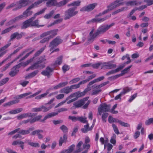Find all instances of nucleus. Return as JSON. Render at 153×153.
I'll use <instances>...</instances> for the list:
<instances>
[{
    "mask_svg": "<svg viewBox=\"0 0 153 153\" xmlns=\"http://www.w3.org/2000/svg\"><path fill=\"white\" fill-rule=\"evenodd\" d=\"M153 123V118H150L145 122V124L146 125H149Z\"/></svg>",
    "mask_w": 153,
    "mask_h": 153,
    "instance_id": "nucleus-64",
    "label": "nucleus"
},
{
    "mask_svg": "<svg viewBox=\"0 0 153 153\" xmlns=\"http://www.w3.org/2000/svg\"><path fill=\"white\" fill-rule=\"evenodd\" d=\"M81 2L80 1L78 0L76 1H74L73 2L68 4L67 6L68 7L73 6L76 7L80 5Z\"/></svg>",
    "mask_w": 153,
    "mask_h": 153,
    "instance_id": "nucleus-33",
    "label": "nucleus"
},
{
    "mask_svg": "<svg viewBox=\"0 0 153 153\" xmlns=\"http://www.w3.org/2000/svg\"><path fill=\"white\" fill-rule=\"evenodd\" d=\"M124 3L126 6H130L139 5L142 4L141 1H137L136 0L129 1H125Z\"/></svg>",
    "mask_w": 153,
    "mask_h": 153,
    "instance_id": "nucleus-15",
    "label": "nucleus"
},
{
    "mask_svg": "<svg viewBox=\"0 0 153 153\" xmlns=\"http://www.w3.org/2000/svg\"><path fill=\"white\" fill-rule=\"evenodd\" d=\"M107 8L108 10H109V11H111L113 9L116 8L115 7L112 3H111L109 5L107 6Z\"/></svg>",
    "mask_w": 153,
    "mask_h": 153,
    "instance_id": "nucleus-63",
    "label": "nucleus"
},
{
    "mask_svg": "<svg viewBox=\"0 0 153 153\" xmlns=\"http://www.w3.org/2000/svg\"><path fill=\"white\" fill-rule=\"evenodd\" d=\"M132 90L131 87H126L123 88V91L119 94L117 95L114 98L115 100H117L119 99H121V97L123 95H125L126 93L131 91Z\"/></svg>",
    "mask_w": 153,
    "mask_h": 153,
    "instance_id": "nucleus-9",
    "label": "nucleus"
},
{
    "mask_svg": "<svg viewBox=\"0 0 153 153\" xmlns=\"http://www.w3.org/2000/svg\"><path fill=\"white\" fill-rule=\"evenodd\" d=\"M14 61V60H13L11 62L8 63L6 64L2 68H1V70L2 71H4L6 70L12 64Z\"/></svg>",
    "mask_w": 153,
    "mask_h": 153,
    "instance_id": "nucleus-50",
    "label": "nucleus"
},
{
    "mask_svg": "<svg viewBox=\"0 0 153 153\" xmlns=\"http://www.w3.org/2000/svg\"><path fill=\"white\" fill-rule=\"evenodd\" d=\"M62 56L61 55L59 56L57 58V59L55 62L54 65H60L62 63Z\"/></svg>",
    "mask_w": 153,
    "mask_h": 153,
    "instance_id": "nucleus-39",
    "label": "nucleus"
},
{
    "mask_svg": "<svg viewBox=\"0 0 153 153\" xmlns=\"http://www.w3.org/2000/svg\"><path fill=\"white\" fill-rule=\"evenodd\" d=\"M102 15H104L102 12V13H100L98 14L95 16V18H96L97 19H102L104 18V19L105 20L102 22H104V21H105L106 20H107L108 19L110 18L111 17V14H110L109 15L106 16H104V17H103L102 18H98V17L101 16Z\"/></svg>",
    "mask_w": 153,
    "mask_h": 153,
    "instance_id": "nucleus-29",
    "label": "nucleus"
},
{
    "mask_svg": "<svg viewBox=\"0 0 153 153\" xmlns=\"http://www.w3.org/2000/svg\"><path fill=\"white\" fill-rule=\"evenodd\" d=\"M46 60V59H45V56H40L39 58L38 61L36 62L39 64H41L45 62Z\"/></svg>",
    "mask_w": 153,
    "mask_h": 153,
    "instance_id": "nucleus-47",
    "label": "nucleus"
},
{
    "mask_svg": "<svg viewBox=\"0 0 153 153\" xmlns=\"http://www.w3.org/2000/svg\"><path fill=\"white\" fill-rule=\"evenodd\" d=\"M45 67V63L41 64H39L36 62L33 63L30 66V68H31V70H33L39 68L40 69H43Z\"/></svg>",
    "mask_w": 153,
    "mask_h": 153,
    "instance_id": "nucleus-18",
    "label": "nucleus"
},
{
    "mask_svg": "<svg viewBox=\"0 0 153 153\" xmlns=\"http://www.w3.org/2000/svg\"><path fill=\"white\" fill-rule=\"evenodd\" d=\"M67 139V136L64 134L63 135V138L62 137H60L59 141V146H61L62 145L63 143L66 142Z\"/></svg>",
    "mask_w": 153,
    "mask_h": 153,
    "instance_id": "nucleus-27",
    "label": "nucleus"
},
{
    "mask_svg": "<svg viewBox=\"0 0 153 153\" xmlns=\"http://www.w3.org/2000/svg\"><path fill=\"white\" fill-rule=\"evenodd\" d=\"M69 66L66 65H64L62 66V69L64 73H65L66 71L69 70Z\"/></svg>",
    "mask_w": 153,
    "mask_h": 153,
    "instance_id": "nucleus-58",
    "label": "nucleus"
},
{
    "mask_svg": "<svg viewBox=\"0 0 153 153\" xmlns=\"http://www.w3.org/2000/svg\"><path fill=\"white\" fill-rule=\"evenodd\" d=\"M76 8L77 7H74L70 8L66 10L65 12V17L64 18V19L65 20L69 19L77 15L78 12L77 11H75V10Z\"/></svg>",
    "mask_w": 153,
    "mask_h": 153,
    "instance_id": "nucleus-3",
    "label": "nucleus"
},
{
    "mask_svg": "<svg viewBox=\"0 0 153 153\" xmlns=\"http://www.w3.org/2000/svg\"><path fill=\"white\" fill-rule=\"evenodd\" d=\"M48 91H47L46 93L36 97L35 98L37 100L40 99L42 98L45 97L48 94Z\"/></svg>",
    "mask_w": 153,
    "mask_h": 153,
    "instance_id": "nucleus-49",
    "label": "nucleus"
},
{
    "mask_svg": "<svg viewBox=\"0 0 153 153\" xmlns=\"http://www.w3.org/2000/svg\"><path fill=\"white\" fill-rule=\"evenodd\" d=\"M84 128L81 129V131L83 133H86L88 131H90L89 130V124L87 123L86 125H84Z\"/></svg>",
    "mask_w": 153,
    "mask_h": 153,
    "instance_id": "nucleus-42",
    "label": "nucleus"
},
{
    "mask_svg": "<svg viewBox=\"0 0 153 153\" xmlns=\"http://www.w3.org/2000/svg\"><path fill=\"white\" fill-rule=\"evenodd\" d=\"M32 94L31 92H29L28 93H26L23 94L19 95L14 97V98L17 99L19 100V99H22L26 96L30 95Z\"/></svg>",
    "mask_w": 153,
    "mask_h": 153,
    "instance_id": "nucleus-41",
    "label": "nucleus"
},
{
    "mask_svg": "<svg viewBox=\"0 0 153 153\" xmlns=\"http://www.w3.org/2000/svg\"><path fill=\"white\" fill-rule=\"evenodd\" d=\"M111 107L110 105H107L105 103H103L101 104L99 108L101 109V110L103 111V112H108L110 110Z\"/></svg>",
    "mask_w": 153,
    "mask_h": 153,
    "instance_id": "nucleus-17",
    "label": "nucleus"
},
{
    "mask_svg": "<svg viewBox=\"0 0 153 153\" xmlns=\"http://www.w3.org/2000/svg\"><path fill=\"white\" fill-rule=\"evenodd\" d=\"M123 66L119 67L115 70H111L108 71L106 74L105 75L107 76H108L110 75L115 74L121 71L123 68Z\"/></svg>",
    "mask_w": 153,
    "mask_h": 153,
    "instance_id": "nucleus-21",
    "label": "nucleus"
},
{
    "mask_svg": "<svg viewBox=\"0 0 153 153\" xmlns=\"http://www.w3.org/2000/svg\"><path fill=\"white\" fill-rule=\"evenodd\" d=\"M90 91V89L87 87L83 92H81L80 91H78L71 94L67 98L68 100L75 97H76L75 98L78 99L85 95L87 93Z\"/></svg>",
    "mask_w": 153,
    "mask_h": 153,
    "instance_id": "nucleus-6",
    "label": "nucleus"
},
{
    "mask_svg": "<svg viewBox=\"0 0 153 153\" xmlns=\"http://www.w3.org/2000/svg\"><path fill=\"white\" fill-rule=\"evenodd\" d=\"M45 49V47H43L41 48L39 50L36 52L34 54L33 57L30 58V59L27 60L26 62H26L25 63L26 64V65H28L29 63L31 62H32L33 61L34 58L36 57L39 56L44 51Z\"/></svg>",
    "mask_w": 153,
    "mask_h": 153,
    "instance_id": "nucleus-13",
    "label": "nucleus"
},
{
    "mask_svg": "<svg viewBox=\"0 0 153 153\" xmlns=\"http://www.w3.org/2000/svg\"><path fill=\"white\" fill-rule=\"evenodd\" d=\"M97 3H94L89 5L85 6L80 9L81 12L87 11L88 12L91 11L93 10L95 7L97 5Z\"/></svg>",
    "mask_w": 153,
    "mask_h": 153,
    "instance_id": "nucleus-8",
    "label": "nucleus"
},
{
    "mask_svg": "<svg viewBox=\"0 0 153 153\" xmlns=\"http://www.w3.org/2000/svg\"><path fill=\"white\" fill-rule=\"evenodd\" d=\"M30 21L29 19L24 21L22 24V25L21 27V29H25L27 27H31Z\"/></svg>",
    "mask_w": 153,
    "mask_h": 153,
    "instance_id": "nucleus-26",
    "label": "nucleus"
},
{
    "mask_svg": "<svg viewBox=\"0 0 153 153\" xmlns=\"http://www.w3.org/2000/svg\"><path fill=\"white\" fill-rule=\"evenodd\" d=\"M104 20L105 19L104 18L102 19H97L96 18H94L89 21H87V23H91V22L100 23L104 21Z\"/></svg>",
    "mask_w": 153,
    "mask_h": 153,
    "instance_id": "nucleus-35",
    "label": "nucleus"
},
{
    "mask_svg": "<svg viewBox=\"0 0 153 153\" xmlns=\"http://www.w3.org/2000/svg\"><path fill=\"white\" fill-rule=\"evenodd\" d=\"M27 113H24L22 114L17 117L18 120H20L24 118H25L27 117Z\"/></svg>",
    "mask_w": 153,
    "mask_h": 153,
    "instance_id": "nucleus-60",
    "label": "nucleus"
},
{
    "mask_svg": "<svg viewBox=\"0 0 153 153\" xmlns=\"http://www.w3.org/2000/svg\"><path fill=\"white\" fill-rule=\"evenodd\" d=\"M54 105H50L48 106V105H42L41 107V109L42 111H43V112H46L49 111L50 110L51 108H53V107L54 106Z\"/></svg>",
    "mask_w": 153,
    "mask_h": 153,
    "instance_id": "nucleus-24",
    "label": "nucleus"
},
{
    "mask_svg": "<svg viewBox=\"0 0 153 153\" xmlns=\"http://www.w3.org/2000/svg\"><path fill=\"white\" fill-rule=\"evenodd\" d=\"M24 142L21 140H16L13 141L12 143L13 146H16L18 144H24Z\"/></svg>",
    "mask_w": 153,
    "mask_h": 153,
    "instance_id": "nucleus-54",
    "label": "nucleus"
},
{
    "mask_svg": "<svg viewBox=\"0 0 153 153\" xmlns=\"http://www.w3.org/2000/svg\"><path fill=\"white\" fill-rule=\"evenodd\" d=\"M108 115V114L107 113H104L102 114V118L103 122H106V118Z\"/></svg>",
    "mask_w": 153,
    "mask_h": 153,
    "instance_id": "nucleus-59",
    "label": "nucleus"
},
{
    "mask_svg": "<svg viewBox=\"0 0 153 153\" xmlns=\"http://www.w3.org/2000/svg\"><path fill=\"white\" fill-rule=\"evenodd\" d=\"M63 120H53L52 121V122L55 125H57L59 124H61L63 123Z\"/></svg>",
    "mask_w": 153,
    "mask_h": 153,
    "instance_id": "nucleus-62",
    "label": "nucleus"
},
{
    "mask_svg": "<svg viewBox=\"0 0 153 153\" xmlns=\"http://www.w3.org/2000/svg\"><path fill=\"white\" fill-rule=\"evenodd\" d=\"M9 80V78L8 77L5 78L1 80L0 81V86L5 84Z\"/></svg>",
    "mask_w": 153,
    "mask_h": 153,
    "instance_id": "nucleus-57",
    "label": "nucleus"
},
{
    "mask_svg": "<svg viewBox=\"0 0 153 153\" xmlns=\"http://www.w3.org/2000/svg\"><path fill=\"white\" fill-rule=\"evenodd\" d=\"M33 9V8L30 6H29L27 9L23 13L22 15H23V17H27L28 16H31L33 13V12L32 11H30L31 9Z\"/></svg>",
    "mask_w": 153,
    "mask_h": 153,
    "instance_id": "nucleus-19",
    "label": "nucleus"
},
{
    "mask_svg": "<svg viewBox=\"0 0 153 153\" xmlns=\"http://www.w3.org/2000/svg\"><path fill=\"white\" fill-rule=\"evenodd\" d=\"M115 23L113 22L108 25H102L100 26L97 30L96 33V35L98 36L99 34L103 33H105L107 30H109L111 27L114 26Z\"/></svg>",
    "mask_w": 153,
    "mask_h": 153,
    "instance_id": "nucleus-5",
    "label": "nucleus"
},
{
    "mask_svg": "<svg viewBox=\"0 0 153 153\" xmlns=\"http://www.w3.org/2000/svg\"><path fill=\"white\" fill-rule=\"evenodd\" d=\"M89 97H86L83 98L82 100L75 102L73 103V107H75V108L80 107L82 106L89 99Z\"/></svg>",
    "mask_w": 153,
    "mask_h": 153,
    "instance_id": "nucleus-10",
    "label": "nucleus"
},
{
    "mask_svg": "<svg viewBox=\"0 0 153 153\" xmlns=\"http://www.w3.org/2000/svg\"><path fill=\"white\" fill-rule=\"evenodd\" d=\"M116 137V135L115 134H113V136L111 137L110 140V142L114 145L116 143V141L115 140Z\"/></svg>",
    "mask_w": 153,
    "mask_h": 153,
    "instance_id": "nucleus-55",
    "label": "nucleus"
},
{
    "mask_svg": "<svg viewBox=\"0 0 153 153\" xmlns=\"http://www.w3.org/2000/svg\"><path fill=\"white\" fill-rule=\"evenodd\" d=\"M80 79V78L79 77L76 78L72 79L70 82L69 83L70 84H72L73 83H76L79 81Z\"/></svg>",
    "mask_w": 153,
    "mask_h": 153,
    "instance_id": "nucleus-61",
    "label": "nucleus"
},
{
    "mask_svg": "<svg viewBox=\"0 0 153 153\" xmlns=\"http://www.w3.org/2000/svg\"><path fill=\"white\" fill-rule=\"evenodd\" d=\"M62 42L63 40L60 38V37L58 36L50 43L49 47L50 48V51L51 52V53L59 51V48H57L55 49V48L59 44L61 43Z\"/></svg>",
    "mask_w": 153,
    "mask_h": 153,
    "instance_id": "nucleus-2",
    "label": "nucleus"
},
{
    "mask_svg": "<svg viewBox=\"0 0 153 153\" xmlns=\"http://www.w3.org/2000/svg\"><path fill=\"white\" fill-rule=\"evenodd\" d=\"M97 36H98L96 35L95 33L93 34L92 36H90V37L88 39L87 41L88 42L85 43L84 44L85 45H87L88 44H89L93 42V41L94 40L95 38H96Z\"/></svg>",
    "mask_w": 153,
    "mask_h": 153,
    "instance_id": "nucleus-34",
    "label": "nucleus"
},
{
    "mask_svg": "<svg viewBox=\"0 0 153 153\" xmlns=\"http://www.w3.org/2000/svg\"><path fill=\"white\" fill-rule=\"evenodd\" d=\"M84 84L82 81H81L78 84L71 85L70 86L72 90L73 89H76L79 88L81 85Z\"/></svg>",
    "mask_w": 153,
    "mask_h": 153,
    "instance_id": "nucleus-43",
    "label": "nucleus"
},
{
    "mask_svg": "<svg viewBox=\"0 0 153 153\" xmlns=\"http://www.w3.org/2000/svg\"><path fill=\"white\" fill-rule=\"evenodd\" d=\"M39 71L38 70H36L33 72L28 74L25 77V78H31L35 76L39 73Z\"/></svg>",
    "mask_w": 153,
    "mask_h": 153,
    "instance_id": "nucleus-28",
    "label": "nucleus"
},
{
    "mask_svg": "<svg viewBox=\"0 0 153 153\" xmlns=\"http://www.w3.org/2000/svg\"><path fill=\"white\" fill-rule=\"evenodd\" d=\"M39 20L38 19H36L34 21H32L30 22L31 27H34L39 28L44 26V25H39Z\"/></svg>",
    "mask_w": 153,
    "mask_h": 153,
    "instance_id": "nucleus-22",
    "label": "nucleus"
},
{
    "mask_svg": "<svg viewBox=\"0 0 153 153\" xmlns=\"http://www.w3.org/2000/svg\"><path fill=\"white\" fill-rule=\"evenodd\" d=\"M25 34V33L22 32L20 33L17 32L14 33L10 35V41L13 40L15 38L17 40H19L22 38Z\"/></svg>",
    "mask_w": 153,
    "mask_h": 153,
    "instance_id": "nucleus-12",
    "label": "nucleus"
},
{
    "mask_svg": "<svg viewBox=\"0 0 153 153\" xmlns=\"http://www.w3.org/2000/svg\"><path fill=\"white\" fill-rule=\"evenodd\" d=\"M62 19H58L56 20L50 24L48 26V27H49L54 25L55 24H57L61 22H62Z\"/></svg>",
    "mask_w": 153,
    "mask_h": 153,
    "instance_id": "nucleus-45",
    "label": "nucleus"
},
{
    "mask_svg": "<svg viewBox=\"0 0 153 153\" xmlns=\"http://www.w3.org/2000/svg\"><path fill=\"white\" fill-rule=\"evenodd\" d=\"M72 91L70 86H67L62 89L60 91L61 93H64L67 94Z\"/></svg>",
    "mask_w": 153,
    "mask_h": 153,
    "instance_id": "nucleus-23",
    "label": "nucleus"
},
{
    "mask_svg": "<svg viewBox=\"0 0 153 153\" xmlns=\"http://www.w3.org/2000/svg\"><path fill=\"white\" fill-rule=\"evenodd\" d=\"M54 13V11L53 10L50 11L49 13L45 15L44 17L45 19H49L52 16Z\"/></svg>",
    "mask_w": 153,
    "mask_h": 153,
    "instance_id": "nucleus-51",
    "label": "nucleus"
},
{
    "mask_svg": "<svg viewBox=\"0 0 153 153\" xmlns=\"http://www.w3.org/2000/svg\"><path fill=\"white\" fill-rule=\"evenodd\" d=\"M25 63V62H22L13 67L11 68L10 71L9 72V75L12 77L16 75L19 71V68L22 66L25 67L27 65H26Z\"/></svg>",
    "mask_w": 153,
    "mask_h": 153,
    "instance_id": "nucleus-4",
    "label": "nucleus"
},
{
    "mask_svg": "<svg viewBox=\"0 0 153 153\" xmlns=\"http://www.w3.org/2000/svg\"><path fill=\"white\" fill-rule=\"evenodd\" d=\"M112 3L116 8L120 6L123 5L124 2H120L118 0H116Z\"/></svg>",
    "mask_w": 153,
    "mask_h": 153,
    "instance_id": "nucleus-40",
    "label": "nucleus"
},
{
    "mask_svg": "<svg viewBox=\"0 0 153 153\" xmlns=\"http://www.w3.org/2000/svg\"><path fill=\"white\" fill-rule=\"evenodd\" d=\"M68 84V82L66 81L65 82H62L59 83L57 85H56L53 87V89L54 90L57 89L59 88H62L67 85Z\"/></svg>",
    "mask_w": 153,
    "mask_h": 153,
    "instance_id": "nucleus-30",
    "label": "nucleus"
},
{
    "mask_svg": "<svg viewBox=\"0 0 153 153\" xmlns=\"http://www.w3.org/2000/svg\"><path fill=\"white\" fill-rule=\"evenodd\" d=\"M47 0H38L31 5L30 6L33 8L35 7H37L43 1H46Z\"/></svg>",
    "mask_w": 153,
    "mask_h": 153,
    "instance_id": "nucleus-31",
    "label": "nucleus"
},
{
    "mask_svg": "<svg viewBox=\"0 0 153 153\" xmlns=\"http://www.w3.org/2000/svg\"><path fill=\"white\" fill-rule=\"evenodd\" d=\"M43 131L42 129H38L33 131L31 133V135H35L36 134L37 136L39 135V134H40L41 133H42Z\"/></svg>",
    "mask_w": 153,
    "mask_h": 153,
    "instance_id": "nucleus-46",
    "label": "nucleus"
},
{
    "mask_svg": "<svg viewBox=\"0 0 153 153\" xmlns=\"http://www.w3.org/2000/svg\"><path fill=\"white\" fill-rule=\"evenodd\" d=\"M13 27H15L13 25V26H11L8 28H6V29H4V30H3L2 31V32L1 33V34L3 35L5 33L9 32L10 31H11V30H12V29Z\"/></svg>",
    "mask_w": 153,
    "mask_h": 153,
    "instance_id": "nucleus-48",
    "label": "nucleus"
},
{
    "mask_svg": "<svg viewBox=\"0 0 153 153\" xmlns=\"http://www.w3.org/2000/svg\"><path fill=\"white\" fill-rule=\"evenodd\" d=\"M60 129L64 133H66L68 132V128L65 125H62L60 127Z\"/></svg>",
    "mask_w": 153,
    "mask_h": 153,
    "instance_id": "nucleus-52",
    "label": "nucleus"
},
{
    "mask_svg": "<svg viewBox=\"0 0 153 153\" xmlns=\"http://www.w3.org/2000/svg\"><path fill=\"white\" fill-rule=\"evenodd\" d=\"M46 5L48 7L53 6H56V0H48Z\"/></svg>",
    "mask_w": 153,
    "mask_h": 153,
    "instance_id": "nucleus-32",
    "label": "nucleus"
},
{
    "mask_svg": "<svg viewBox=\"0 0 153 153\" xmlns=\"http://www.w3.org/2000/svg\"><path fill=\"white\" fill-rule=\"evenodd\" d=\"M53 68H51L49 66H47L45 70L42 71L41 74L44 76H48L51 75V73L53 72Z\"/></svg>",
    "mask_w": 153,
    "mask_h": 153,
    "instance_id": "nucleus-14",
    "label": "nucleus"
},
{
    "mask_svg": "<svg viewBox=\"0 0 153 153\" xmlns=\"http://www.w3.org/2000/svg\"><path fill=\"white\" fill-rule=\"evenodd\" d=\"M42 116L41 115L37 116L32 119H28L26 120H24L22 121V124H26L28 122H29L30 124H33L36 121H38L41 120Z\"/></svg>",
    "mask_w": 153,
    "mask_h": 153,
    "instance_id": "nucleus-11",
    "label": "nucleus"
},
{
    "mask_svg": "<svg viewBox=\"0 0 153 153\" xmlns=\"http://www.w3.org/2000/svg\"><path fill=\"white\" fill-rule=\"evenodd\" d=\"M112 126L115 133L117 134H119L120 133L118 128L116 125L115 124H113L112 125Z\"/></svg>",
    "mask_w": 153,
    "mask_h": 153,
    "instance_id": "nucleus-56",
    "label": "nucleus"
},
{
    "mask_svg": "<svg viewBox=\"0 0 153 153\" xmlns=\"http://www.w3.org/2000/svg\"><path fill=\"white\" fill-rule=\"evenodd\" d=\"M96 74H94L92 75L89 76L88 77L87 79L84 80H83L82 81L84 84H85L87 82H88L94 78H95L96 76Z\"/></svg>",
    "mask_w": 153,
    "mask_h": 153,
    "instance_id": "nucleus-38",
    "label": "nucleus"
},
{
    "mask_svg": "<svg viewBox=\"0 0 153 153\" xmlns=\"http://www.w3.org/2000/svg\"><path fill=\"white\" fill-rule=\"evenodd\" d=\"M105 77L104 76H102L96 79L93 80L90 82L88 84L87 87L88 88L90 89V91L91 90V88L90 87V86L91 85H93L94 83L98 82L104 79Z\"/></svg>",
    "mask_w": 153,
    "mask_h": 153,
    "instance_id": "nucleus-16",
    "label": "nucleus"
},
{
    "mask_svg": "<svg viewBox=\"0 0 153 153\" xmlns=\"http://www.w3.org/2000/svg\"><path fill=\"white\" fill-rule=\"evenodd\" d=\"M29 0H20L18 2V5L19 6V8H21L22 7H25L27 4Z\"/></svg>",
    "mask_w": 153,
    "mask_h": 153,
    "instance_id": "nucleus-25",
    "label": "nucleus"
},
{
    "mask_svg": "<svg viewBox=\"0 0 153 153\" xmlns=\"http://www.w3.org/2000/svg\"><path fill=\"white\" fill-rule=\"evenodd\" d=\"M132 66V65H131L127 67L126 68L124 69L123 70L121 71V73L118 74L119 77L121 76L126 73H127L128 72L129 70V69L130 68H131Z\"/></svg>",
    "mask_w": 153,
    "mask_h": 153,
    "instance_id": "nucleus-36",
    "label": "nucleus"
},
{
    "mask_svg": "<svg viewBox=\"0 0 153 153\" xmlns=\"http://www.w3.org/2000/svg\"><path fill=\"white\" fill-rule=\"evenodd\" d=\"M78 120L83 123H88L87 121L86 120V117H78Z\"/></svg>",
    "mask_w": 153,
    "mask_h": 153,
    "instance_id": "nucleus-53",
    "label": "nucleus"
},
{
    "mask_svg": "<svg viewBox=\"0 0 153 153\" xmlns=\"http://www.w3.org/2000/svg\"><path fill=\"white\" fill-rule=\"evenodd\" d=\"M100 65H101V68L104 70L114 68L116 67V65L113 64L112 61H108L103 63L100 62L94 64L91 63V66L94 69H97Z\"/></svg>",
    "mask_w": 153,
    "mask_h": 153,
    "instance_id": "nucleus-1",
    "label": "nucleus"
},
{
    "mask_svg": "<svg viewBox=\"0 0 153 153\" xmlns=\"http://www.w3.org/2000/svg\"><path fill=\"white\" fill-rule=\"evenodd\" d=\"M22 108H19L11 111H9L8 113L10 114H15L21 112L22 111Z\"/></svg>",
    "mask_w": 153,
    "mask_h": 153,
    "instance_id": "nucleus-44",
    "label": "nucleus"
},
{
    "mask_svg": "<svg viewBox=\"0 0 153 153\" xmlns=\"http://www.w3.org/2000/svg\"><path fill=\"white\" fill-rule=\"evenodd\" d=\"M35 128L34 127H32L29 128L27 130L24 129L19 130L18 133L20 134L25 135L28 134L30 133V131L34 130Z\"/></svg>",
    "mask_w": 153,
    "mask_h": 153,
    "instance_id": "nucleus-20",
    "label": "nucleus"
},
{
    "mask_svg": "<svg viewBox=\"0 0 153 153\" xmlns=\"http://www.w3.org/2000/svg\"><path fill=\"white\" fill-rule=\"evenodd\" d=\"M68 110V109L65 108H61L58 109L57 112L58 113L53 112L50 113L46 115L43 119L40 120V122L42 123H45V121L47 119L50 118L58 114V113H60L61 112L66 111Z\"/></svg>",
    "mask_w": 153,
    "mask_h": 153,
    "instance_id": "nucleus-7",
    "label": "nucleus"
},
{
    "mask_svg": "<svg viewBox=\"0 0 153 153\" xmlns=\"http://www.w3.org/2000/svg\"><path fill=\"white\" fill-rule=\"evenodd\" d=\"M58 30V29H55L49 31V35H51L48 36L49 38L51 39L56 35Z\"/></svg>",
    "mask_w": 153,
    "mask_h": 153,
    "instance_id": "nucleus-37",
    "label": "nucleus"
}]
</instances>
